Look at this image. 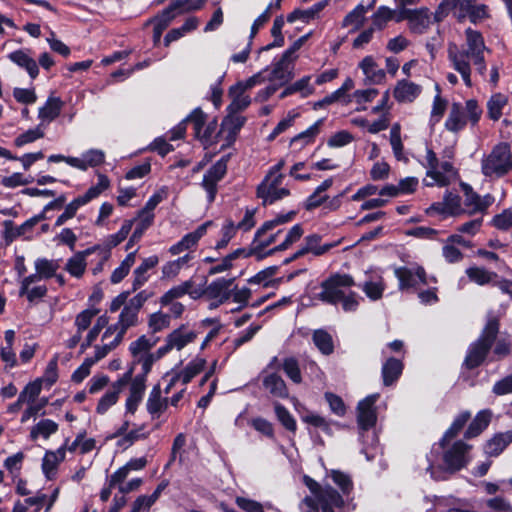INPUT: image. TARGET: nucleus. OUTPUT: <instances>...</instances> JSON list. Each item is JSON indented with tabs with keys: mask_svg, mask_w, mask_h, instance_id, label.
Masks as SVG:
<instances>
[{
	"mask_svg": "<svg viewBox=\"0 0 512 512\" xmlns=\"http://www.w3.org/2000/svg\"><path fill=\"white\" fill-rule=\"evenodd\" d=\"M379 394H371L361 400L357 406V423L361 430L367 431L372 428L377 421L375 403Z\"/></svg>",
	"mask_w": 512,
	"mask_h": 512,
	"instance_id": "obj_14",
	"label": "nucleus"
},
{
	"mask_svg": "<svg viewBox=\"0 0 512 512\" xmlns=\"http://www.w3.org/2000/svg\"><path fill=\"white\" fill-rule=\"evenodd\" d=\"M374 2L369 6L365 7L362 3L358 4L352 11H350L343 19L342 26L350 27L353 26L352 31L359 29L364 21L366 12L372 8Z\"/></svg>",
	"mask_w": 512,
	"mask_h": 512,
	"instance_id": "obj_40",
	"label": "nucleus"
},
{
	"mask_svg": "<svg viewBox=\"0 0 512 512\" xmlns=\"http://www.w3.org/2000/svg\"><path fill=\"white\" fill-rule=\"evenodd\" d=\"M168 196V188L162 187L155 192L146 202L145 206L138 212V217L149 218L154 221V209Z\"/></svg>",
	"mask_w": 512,
	"mask_h": 512,
	"instance_id": "obj_47",
	"label": "nucleus"
},
{
	"mask_svg": "<svg viewBox=\"0 0 512 512\" xmlns=\"http://www.w3.org/2000/svg\"><path fill=\"white\" fill-rule=\"evenodd\" d=\"M472 1L473 0H442L434 13V20L440 22L449 13H453L457 20L462 22L464 20V13L467 12Z\"/></svg>",
	"mask_w": 512,
	"mask_h": 512,
	"instance_id": "obj_16",
	"label": "nucleus"
},
{
	"mask_svg": "<svg viewBox=\"0 0 512 512\" xmlns=\"http://www.w3.org/2000/svg\"><path fill=\"white\" fill-rule=\"evenodd\" d=\"M234 279L218 278L211 282L203 291L211 299H219V303H224L230 298L229 289Z\"/></svg>",
	"mask_w": 512,
	"mask_h": 512,
	"instance_id": "obj_25",
	"label": "nucleus"
},
{
	"mask_svg": "<svg viewBox=\"0 0 512 512\" xmlns=\"http://www.w3.org/2000/svg\"><path fill=\"white\" fill-rule=\"evenodd\" d=\"M282 230H277L276 232L269 231V232H263L261 235L257 236V232L254 235V239L251 243V247L249 249L248 254H258V259H262L266 256H269V254L262 253V251L270 246L271 244L276 242L277 237L280 235Z\"/></svg>",
	"mask_w": 512,
	"mask_h": 512,
	"instance_id": "obj_27",
	"label": "nucleus"
},
{
	"mask_svg": "<svg viewBox=\"0 0 512 512\" xmlns=\"http://www.w3.org/2000/svg\"><path fill=\"white\" fill-rule=\"evenodd\" d=\"M167 397L162 396L159 384L154 385L146 401V409L152 419H158L168 408Z\"/></svg>",
	"mask_w": 512,
	"mask_h": 512,
	"instance_id": "obj_20",
	"label": "nucleus"
},
{
	"mask_svg": "<svg viewBox=\"0 0 512 512\" xmlns=\"http://www.w3.org/2000/svg\"><path fill=\"white\" fill-rule=\"evenodd\" d=\"M256 195L262 200V205L267 206L289 196L290 191L285 187L270 188L266 184H259L256 189Z\"/></svg>",
	"mask_w": 512,
	"mask_h": 512,
	"instance_id": "obj_26",
	"label": "nucleus"
},
{
	"mask_svg": "<svg viewBox=\"0 0 512 512\" xmlns=\"http://www.w3.org/2000/svg\"><path fill=\"white\" fill-rule=\"evenodd\" d=\"M462 186L466 196L463 207L466 214L473 215L476 213H483L490 205H492L494 198L490 194L481 197L475 193L469 185L462 184Z\"/></svg>",
	"mask_w": 512,
	"mask_h": 512,
	"instance_id": "obj_15",
	"label": "nucleus"
},
{
	"mask_svg": "<svg viewBox=\"0 0 512 512\" xmlns=\"http://www.w3.org/2000/svg\"><path fill=\"white\" fill-rule=\"evenodd\" d=\"M359 66L371 82L379 84L385 79L384 70L378 68V65L371 56H366Z\"/></svg>",
	"mask_w": 512,
	"mask_h": 512,
	"instance_id": "obj_43",
	"label": "nucleus"
},
{
	"mask_svg": "<svg viewBox=\"0 0 512 512\" xmlns=\"http://www.w3.org/2000/svg\"><path fill=\"white\" fill-rule=\"evenodd\" d=\"M490 17L488 6L482 3H477L473 0L469 5L467 12L464 13V20L469 19L472 23L477 24Z\"/></svg>",
	"mask_w": 512,
	"mask_h": 512,
	"instance_id": "obj_51",
	"label": "nucleus"
},
{
	"mask_svg": "<svg viewBox=\"0 0 512 512\" xmlns=\"http://www.w3.org/2000/svg\"><path fill=\"white\" fill-rule=\"evenodd\" d=\"M492 418V412L489 409L481 410L469 424L465 438L471 439L480 435L489 425Z\"/></svg>",
	"mask_w": 512,
	"mask_h": 512,
	"instance_id": "obj_32",
	"label": "nucleus"
},
{
	"mask_svg": "<svg viewBox=\"0 0 512 512\" xmlns=\"http://www.w3.org/2000/svg\"><path fill=\"white\" fill-rule=\"evenodd\" d=\"M443 201L447 208V215L459 216L465 213L461 205V197L458 194L447 191L444 195Z\"/></svg>",
	"mask_w": 512,
	"mask_h": 512,
	"instance_id": "obj_62",
	"label": "nucleus"
},
{
	"mask_svg": "<svg viewBox=\"0 0 512 512\" xmlns=\"http://www.w3.org/2000/svg\"><path fill=\"white\" fill-rule=\"evenodd\" d=\"M282 369L291 381L296 384L302 382V375L299 367V362L294 357H287L282 362Z\"/></svg>",
	"mask_w": 512,
	"mask_h": 512,
	"instance_id": "obj_60",
	"label": "nucleus"
},
{
	"mask_svg": "<svg viewBox=\"0 0 512 512\" xmlns=\"http://www.w3.org/2000/svg\"><path fill=\"white\" fill-rule=\"evenodd\" d=\"M312 340L314 345L323 355L328 356L334 352V340L328 331L324 329L314 330Z\"/></svg>",
	"mask_w": 512,
	"mask_h": 512,
	"instance_id": "obj_38",
	"label": "nucleus"
},
{
	"mask_svg": "<svg viewBox=\"0 0 512 512\" xmlns=\"http://www.w3.org/2000/svg\"><path fill=\"white\" fill-rule=\"evenodd\" d=\"M170 315L162 312H155L149 316L148 327L152 333H157L170 326Z\"/></svg>",
	"mask_w": 512,
	"mask_h": 512,
	"instance_id": "obj_64",
	"label": "nucleus"
},
{
	"mask_svg": "<svg viewBox=\"0 0 512 512\" xmlns=\"http://www.w3.org/2000/svg\"><path fill=\"white\" fill-rule=\"evenodd\" d=\"M471 445L459 440L443 453L445 469L450 472H456L465 467L468 463L467 453Z\"/></svg>",
	"mask_w": 512,
	"mask_h": 512,
	"instance_id": "obj_10",
	"label": "nucleus"
},
{
	"mask_svg": "<svg viewBox=\"0 0 512 512\" xmlns=\"http://www.w3.org/2000/svg\"><path fill=\"white\" fill-rule=\"evenodd\" d=\"M59 425L51 419H41L31 427L29 437L32 441L38 438L47 440L51 435L58 431Z\"/></svg>",
	"mask_w": 512,
	"mask_h": 512,
	"instance_id": "obj_35",
	"label": "nucleus"
},
{
	"mask_svg": "<svg viewBox=\"0 0 512 512\" xmlns=\"http://www.w3.org/2000/svg\"><path fill=\"white\" fill-rule=\"evenodd\" d=\"M159 338H148L146 335H141L129 345V352L133 357V365L140 364L142 373H144V360L147 356L151 355L150 350L156 345Z\"/></svg>",
	"mask_w": 512,
	"mask_h": 512,
	"instance_id": "obj_18",
	"label": "nucleus"
},
{
	"mask_svg": "<svg viewBox=\"0 0 512 512\" xmlns=\"http://www.w3.org/2000/svg\"><path fill=\"white\" fill-rule=\"evenodd\" d=\"M436 89H437L438 93L436 94V96L433 99V104H432V109H431V114H430V124L432 126L437 124L442 119V117L446 111L447 105H448L447 100L441 97L440 88L438 85H436Z\"/></svg>",
	"mask_w": 512,
	"mask_h": 512,
	"instance_id": "obj_55",
	"label": "nucleus"
},
{
	"mask_svg": "<svg viewBox=\"0 0 512 512\" xmlns=\"http://www.w3.org/2000/svg\"><path fill=\"white\" fill-rule=\"evenodd\" d=\"M304 230L301 224H295L285 235L284 240L276 247L270 249L267 254L272 255L277 251H284L297 242L303 235Z\"/></svg>",
	"mask_w": 512,
	"mask_h": 512,
	"instance_id": "obj_50",
	"label": "nucleus"
},
{
	"mask_svg": "<svg viewBox=\"0 0 512 512\" xmlns=\"http://www.w3.org/2000/svg\"><path fill=\"white\" fill-rule=\"evenodd\" d=\"M508 98L502 93H496L491 96L487 102V114L493 121H498L502 116V110L507 105Z\"/></svg>",
	"mask_w": 512,
	"mask_h": 512,
	"instance_id": "obj_49",
	"label": "nucleus"
},
{
	"mask_svg": "<svg viewBox=\"0 0 512 512\" xmlns=\"http://www.w3.org/2000/svg\"><path fill=\"white\" fill-rule=\"evenodd\" d=\"M66 445H62L56 451L48 450L42 460V471L47 479L55 477L58 465L65 459Z\"/></svg>",
	"mask_w": 512,
	"mask_h": 512,
	"instance_id": "obj_22",
	"label": "nucleus"
},
{
	"mask_svg": "<svg viewBox=\"0 0 512 512\" xmlns=\"http://www.w3.org/2000/svg\"><path fill=\"white\" fill-rule=\"evenodd\" d=\"M138 314L139 311L132 309L128 307L127 305L124 306L122 309L119 318H118V325L120 326V331L117 334L119 338L123 339L127 330L131 327H134L138 324Z\"/></svg>",
	"mask_w": 512,
	"mask_h": 512,
	"instance_id": "obj_41",
	"label": "nucleus"
},
{
	"mask_svg": "<svg viewBox=\"0 0 512 512\" xmlns=\"http://www.w3.org/2000/svg\"><path fill=\"white\" fill-rule=\"evenodd\" d=\"M431 12L428 8L413 9L408 22L411 32L423 34L431 25Z\"/></svg>",
	"mask_w": 512,
	"mask_h": 512,
	"instance_id": "obj_28",
	"label": "nucleus"
},
{
	"mask_svg": "<svg viewBox=\"0 0 512 512\" xmlns=\"http://www.w3.org/2000/svg\"><path fill=\"white\" fill-rule=\"evenodd\" d=\"M229 95L233 98L232 102L227 107V110L230 115L237 114L245 110L251 103L250 97L248 95H245V92L231 93L229 91Z\"/></svg>",
	"mask_w": 512,
	"mask_h": 512,
	"instance_id": "obj_61",
	"label": "nucleus"
},
{
	"mask_svg": "<svg viewBox=\"0 0 512 512\" xmlns=\"http://www.w3.org/2000/svg\"><path fill=\"white\" fill-rule=\"evenodd\" d=\"M110 186L108 177L104 174H98V183L95 186H91L84 195L79 196L84 204H88L93 199L100 196V194L107 190Z\"/></svg>",
	"mask_w": 512,
	"mask_h": 512,
	"instance_id": "obj_54",
	"label": "nucleus"
},
{
	"mask_svg": "<svg viewBox=\"0 0 512 512\" xmlns=\"http://www.w3.org/2000/svg\"><path fill=\"white\" fill-rule=\"evenodd\" d=\"M63 102L58 97H49L43 107L39 109L38 117L42 121L51 122L56 119L62 109Z\"/></svg>",
	"mask_w": 512,
	"mask_h": 512,
	"instance_id": "obj_42",
	"label": "nucleus"
},
{
	"mask_svg": "<svg viewBox=\"0 0 512 512\" xmlns=\"http://www.w3.org/2000/svg\"><path fill=\"white\" fill-rule=\"evenodd\" d=\"M105 154L99 149H90L82 154L81 157L70 159V166L82 171H86L89 167H97L104 163Z\"/></svg>",
	"mask_w": 512,
	"mask_h": 512,
	"instance_id": "obj_24",
	"label": "nucleus"
},
{
	"mask_svg": "<svg viewBox=\"0 0 512 512\" xmlns=\"http://www.w3.org/2000/svg\"><path fill=\"white\" fill-rule=\"evenodd\" d=\"M193 286L194 282L192 280H187L177 286L172 287L160 297V304L162 306L169 305L175 299L181 298L190 292V289L193 288Z\"/></svg>",
	"mask_w": 512,
	"mask_h": 512,
	"instance_id": "obj_46",
	"label": "nucleus"
},
{
	"mask_svg": "<svg viewBox=\"0 0 512 512\" xmlns=\"http://www.w3.org/2000/svg\"><path fill=\"white\" fill-rule=\"evenodd\" d=\"M31 223L26 220L23 224L18 227H14L11 220L4 221V240L6 245H10L16 238L24 236L32 231Z\"/></svg>",
	"mask_w": 512,
	"mask_h": 512,
	"instance_id": "obj_44",
	"label": "nucleus"
},
{
	"mask_svg": "<svg viewBox=\"0 0 512 512\" xmlns=\"http://www.w3.org/2000/svg\"><path fill=\"white\" fill-rule=\"evenodd\" d=\"M481 115L482 109L474 99L467 100L465 106L454 102L451 105L449 115L445 121V128L448 131L457 133L464 129L467 123H471L473 126L476 125Z\"/></svg>",
	"mask_w": 512,
	"mask_h": 512,
	"instance_id": "obj_6",
	"label": "nucleus"
},
{
	"mask_svg": "<svg viewBox=\"0 0 512 512\" xmlns=\"http://www.w3.org/2000/svg\"><path fill=\"white\" fill-rule=\"evenodd\" d=\"M404 365L401 360L390 357L382 365L381 374L384 386L393 385L401 376Z\"/></svg>",
	"mask_w": 512,
	"mask_h": 512,
	"instance_id": "obj_29",
	"label": "nucleus"
},
{
	"mask_svg": "<svg viewBox=\"0 0 512 512\" xmlns=\"http://www.w3.org/2000/svg\"><path fill=\"white\" fill-rule=\"evenodd\" d=\"M512 443V430L494 434L484 445V452L489 457L499 456Z\"/></svg>",
	"mask_w": 512,
	"mask_h": 512,
	"instance_id": "obj_23",
	"label": "nucleus"
},
{
	"mask_svg": "<svg viewBox=\"0 0 512 512\" xmlns=\"http://www.w3.org/2000/svg\"><path fill=\"white\" fill-rule=\"evenodd\" d=\"M35 270L41 274L44 279H49L55 276V273L60 267L58 260L38 258L34 262Z\"/></svg>",
	"mask_w": 512,
	"mask_h": 512,
	"instance_id": "obj_53",
	"label": "nucleus"
},
{
	"mask_svg": "<svg viewBox=\"0 0 512 512\" xmlns=\"http://www.w3.org/2000/svg\"><path fill=\"white\" fill-rule=\"evenodd\" d=\"M136 251L128 253L125 259L121 262L111 274L110 281L113 284L120 283L129 273L131 267L135 263Z\"/></svg>",
	"mask_w": 512,
	"mask_h": 512,
	"instance_id": "obj_52",
	"label": "nucleus"
},
{
	"mask_svg": "<svg viewBox=\"0 0 512 512\" xmlns=\"http://www.w3.org/2000/svg\"><path fill=\"white\" fill-rule=\"evenodd\" d=\"M183 2H173L167 8L162 10L158 15L149 20L154 25L153 42L157 45L160 42L163 31L169 26L171 21L181 14Z\"/></svg>",
	"mask_w": 512,
	"mask_h": 512,
	"instance_id": "obj_13",
	"label": "nucleus"
},
{
	"mask_svg": "<svg viewBox=\"0 0 512 512\" xmlns=\"http://www.w3.org/2000/svg\"><path fill=\"white\" fill-rule=\"evenodd\" d=\"M394 274L399 282L400 290L415 288L418 284L427 285L428 277L422 266L416 265L414 268L398 267Z\"/></svg>",
	"mask_w": 512,
	"mask_h": 512,
	"instance_id": "obj_11",
	"label": "nucleus"
},
{
	"mask_svg": "<svg viewBox=\"0 0 512 512\" xmlns=\"http://www.w3.org/2000/svg\"><path fill=\"white\" fill-rule=\"evenodd\" d=\"M392 9L387 6H380L372 15V25L374 30H383L389 21L392 20Z\"/></svg>",
	"mask_w": 512,
	"mask_h": 512,
	"instance_id": "obj_63",
	"label": "nucleus"
},
{
	"mask_svg": "<svg viewBox=\"0 0 512 512\" xmlns=\"http://www.w3.org/2000/svg\"><path fill=\"white\" fill-rule=\"evenodd\" d=\"M166 338L172 349L181 350L189 343L194 342L197 334L194 331H187L185 325H181L168 334Z\"/></svg>",
	"mask_w": 512,
	"mask_h": 512,
	"instance_id": "obj_31",
	"label": "nucleus"
},
{
	"mask_svg": "<svg viewBox=\"0 0 512 512\" xmlns=\"http://www.w3.org/2000/svg\"><path fill=\"white\" fill-rule=\"evenodd\" d=\"M512 170V148L508 142H499L481 159V172L485 177L501 178Z\"/></svg>",
	"mask_w": 512,
	"mask_h": 512,
	"instance_id": "obj_5",
	"label": "nucleus"
},
{
	"mask_svg": "<svg viewBox=\"0 0 512 512\" xmlns=\"http://www.w3.org/2000/svg\"><path fill=\"white\" fill-rule=\"evenodd\" d=\"M93 252V248H88L84 251L77 252L71 258L68 259L65 270L72 276L80 278L86 269L85 257Z\"/></svg>",
	"mask_w": 512,
	"mask_h": 512,
	"instance_id": "obj_34",
	"label": "nucleus"
},
{
	"mask_svg": "<svg viewBox=\"0 0 512 512\" xmlns=\"http://www.w3.org/2000/svg\"><path fill=\"white\" fill-rule=\"evenodd\" d=\"M148 374H140L134 377L130 386V393L126 400V410L129 413L134 414L138 408V405L142 401L144 391L146 388V376Z\"/></svg>",
	"mask_w": 512,
	"mask_h": 512,
	"instance_id": "obj_21",
	"label": "nucleus"
},
{
	"mask_svg": "<svg viewBox=\"0 0 512 512\" xmlns=\"http://www.w3.org/2000/svg\"><path fill=\"white\" fill-rule=\"evenodd\" d=\"M464 34L465 42L462 49L458 50L456 45L449 47L448 59L461 75L465 85L471 87V66L473 65L477 74L485 79L487 71L485 53H491V50L486 46L484 37L479 31L467 28Z\"/></svg>",
	"mask_w": 512,
	"mask_h": 512,
	"instance_id": "obj_1",
	"label": "nucleus"
},
{
	"mask_svg": "<svg viewBox=\"0 0 512 512\" xmlns=\"http://www.w3.org/2000/svg\"><path fill=\"white\" fill-rule=\"evenodd\" d=\"M293 64L279 60L274 64L269 80L278 81L280 85L289 82L293 78Z\"/></svg>",
	"mask_w": 512,
	"mask_h": 512,
	"instance_id": "obj_48",
	"label": "nucleus"
},
{
	"mask_svg": "<svg viewBox=\"0 0 512 512\" xmlns=\"http://www.w3.org/2000/svg\"><path fill=\"white\" fill-rule=\"evenodd\" d=\"M322 237L318 234H311L304 238L306 250H309L314 256H321L336 247L340 241L321 244Z\"/></svg>",
	"mask_w": 512,
	"mask_h": 512,
	"instance_id": "obj_39",
	"label": "nucleus"
},
{
	"mask_svg": "<svg viewBox=\"0 0 512 512\" xmlns=\"http://www.w3.org/2000/svg\"><path fill=\"white\" fill-rule=\"evenodd\" d=\"M328 5V0H324L314 4L312 7L306 10L295 9L287 16V21L293 23L296 20H302L309 22L312 19L318 17L319 13Z\"/></svg>",
	"mask_w": 512,
	"mask_h": 512,
	"instance_id": "obj_37",
	"label": "nucleus"
},
{
	"mask_svg": "<svg viewBox=\"0 0 512 512\" xmlns=\"http://www.w3.org/2000/svg\"><path fill=\"white\" fill-rule=\"evenodd\" d=\"M421 93V85L406 79L399 80L393 90V96L399 103H412Z\"/></svg>",
	"mask_w": 512,
	"mask_h": 512,
	"instance_id": "obj_19",
	"label": "nucleus"
},
{
	"mask_svg": "<svg viewBox=\"0 0 512 512\" xmlns=\"http://www.w3.org/2000/svg\"><path fill=\"white\" fill-rule=\"evenodd\" d=\"M274 410L277 419L279 422L289 431L295 432L297 429L296 420L291 415V413L287 410L285 406L276 402L274 403Z\"/></svg>",
	"mask_w": 512,
	"mask_h": 512,
	"instance_id": "obj_57",
	"label": "nucleus"
},
{
	"mask_svg": "<svg viewBox=\"0 0 512 512\" xmlns=\"http://www.w3.org/2000/svg\"><path fill=\"white\" fill-rule=\"evenodd\" d=\"M211 223V221H207L198 226L193 232L184 235L180 241L169 248L170 254L178 255L184 251L195 248L199 240L206 234L207 228L211 225Z\"/></svg>",
	"mask_w": 512,
	"mask_h": 512,
	"instance_id": "obj_17",
	"label": "nucleus"
},
{
	"mask_svg": "<svg viewBox=\"0 0 512 512\" xmlns=\"http://www.w3.org/2000/svg\"><path fill=\"white\" fill-rule=\"evenodd\" d=\"M45 135L44 127L42 124H39L33 129H29L26 132L17 136L14 140V144L17 147H22L26 144L32 143L38 139L43 138Z\"/></svg>",
	"mask_w": 512,
	"mask_h": 512,
	"instance_id": "obj_58",
	"label": "nucleus"
},
{
	"mask_svg": "<svg viewBox=\"0 0 512 512\" xmlns=\"http://www.w3.org/2000/svg\"><path fill=\"white\" fill-rule=\"evenodd\" d=\"M471 414L468 411L460 413L452 422L451 426L447 429L442 439L439 442V448L437 451L432 449L430 455L427 456V460L429 462L426 470L433 474V468L435 464V457L439 454V449H445L446 443L455 438L460 431L464 428L468 420L470 419Z\"/></svg>",
	"mask_w": 512,
	"mask_h": 512,
	"instance_id": "obj_12",
	"label": "nucleus"
},
{
	"mask_svg": "<svg viewBox=\"0 0 512 512\" xmlns=\"http://www.w3.org/2000/svg\"><path fill=\"white\" fill-rule=\"evenodd\" d=\"M227 161V158L222 157L204 174L201 185L207 192L209 203L215 200L218 191V182L221 181L227 173Z\"/></svg>",
	"mask_w": 512,
	"mask_h": 512,
	"instance_id": "obj_9",
	"label": "nucleus"
},
{
	"mask_svg": "<svg viewBox=\"0 0 512 512\" xmlns=\"http://www.w3.org/2000/svg\"><path fill=\"white\" fill-rule=\"evenodd\" d=\"M454 151L452 148H445L440 161L437 154L429 147H426V155L421 165L426 169V176L433 182L424 180V185L432 187L435 184L439 187H445L456 179L458 171L452 163Z\"/></svg>",
	"mask_w": 512,
	"mask_h": 512,
	"instance_id": "obj_3",
	"label": "nucleus"
},
{
	"mask_svg": "<svg viewBox=\"0 0 512 512\" xmlns=\"http://www.w3.org/2000/svg\"><path fill=\"white\" fill-rule=\"evenodd\" d=\"M390 144L397 160H407L404 156V146L401 139V128L395 123L390 130Z\"/></svg>",
	"mask_w": 512,
	"mask_h": 512,
	"instance_id": "obj_56",
	"label": "nucleus"
},
{
	"mask_svg": "<svg viewBox=\"0 0 512 512\" xmlns=\"http://www.w3.org/2000/svg\"><path fill=\"white\" fill-rule=\"evenodd\" d=\"M500 329V321L496 316H489L480 336L472 342L463 361V367L468 370L482 365L495 343Z\"/></svg>",
	"mask_w": 512,
	"mask_h": 512,
	"instance_id": "obj_4",
	"label": "nucleus"
},
{
	"mask_svg": "<svg viewBox=\"0 0 512 512\" xmlns=\"http://www.w3.org/2000/svg\"><path fill=\"white\" fill-rule=\"evenodd\" d=\"M157 256L145 258L142 263L134 270V279L132 282V291L135 292L142 287L149 279L147 272L158 264Z\"/></svg>",
	"mask_w": 512,
	"mask_h": 512,
	"instance_id": "obj_30",
	"label": "nucleus"
},
{
	"mask_svg": "<svg viewBox=\"0 0 512 512\" xmlns=\"http://www.w3.org/2000/svg\"><path fill=\"white\" fill-rule=\"evenodd\" d=\"M277 357H273L267 367L261 372L262 386L272 397L285 399L289 396L287 385L283 378L276 372L270 371L276 367Z\"/></svg>",
	"mask_w": 512,
	"mask_h": 512,
	"instance_id": "obj_8",
	"label": "nucleus"
},
{
	"mask_svg": "<svg viewBox=\"0 0 512 512\" xmlns=\"http://www.w3.org/2000/svg\"><path fill=\"white\" fill-rule=\"evenodd\" d=\"M354 285L355 281L349 274H331L321 283V291L317 298L325 303L336 305L346 295L344 290Z\"/></svg>",
	"mask_w": 512,
	"mask_h": 512,
	"instance_id": "obj_7",
	"label": "nucleus"
},
{
	"mask_svg": "<svg viewBox=\"0 0 512 512\" xmlns=\"http://www.w3.org/2000/svg\"><path fill=\"white\" fill-rule=\"evenodd\" d=\"M465 273L471 282L480 286L492 284L494 280L498 278L496 272L489 271L479 266L468 267Z\"/></svg>",
	"mask_w": 512,
	"mask_h": 512,
	"instance_id": "obj_36",
	"label": "nucleus"
},
{
	"mask_svg": "<svg viewBox=\"0 0 512 512\" xmlns=\"http://www.w3.org/2000/svg\"><path fill=\"white\" fill-rule=\"evenodd\" d=\"M295 216V211L277 215L274 219L264 222L262 226L257 229V236L261 235L263 232L273 231L277 226L292 221Z\"/></svg>",
	"mask_w": 512,
	"mask_h": 512,
	"instance_id": "obj_59",
	"label": "nucleus"
},
{
	"mask_svg": "<svg viewBox=\"0 0 512 512\" xmlns=\"http://www.w3.org/2000/svg\"><path fill=\"white\" fill-rule=\"evenodd\" d=\"M9 59L24 68L32 79L39 74V68L36 61L23 50H16L8 55Z\"/></svg>",
	"mask_w": 512,
	"mask_h": 512,
	"instance_id": "obj_33",
	"label": "nucleus"
},
{
	"mask_svg": "<svg viewBox=\"0 0 512 512\" xmlns=\"http://www.w3.org/2000/svg\"><path fill=\"white\" fill-rule=\"evenodd\" d=\"M205 365V359L195 358L182 371L177 373V378H180L182 385L186 386L195 376L203 371Z\"/></svg>",
	"mask_w": 512,
	"mask_h": 512,
	"instance_id": "obj_45",
	"label": "nucleus"
},
{
	"mask_svg": "<svg viewBox=\"0 0 512 512\" xmlns=\"http://www.w3.org/2000/svg\"><path fill=\"white\" fill-rule=\"evenodd\" d=\"M330 476L333 482L340 488L342 494L329 484H320L309 476H304L303 478L304 484L314 496L305 497L304 503L314 511H318L320 508L322 512H335V508H342L345 503L343 495H348L353 488L349 475L338 470H332Z\"/></svg>",
	"mask_w": 512,
	"mask_h": 512,
	"instance_id": "obj_2",
	"label": "nucleus"
}]
</instances>
